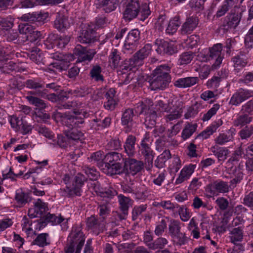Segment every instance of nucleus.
Listing matches in <instances>:
<instances>
[{
	"label": "nucleus",
	"instance_id": "f257e3e1",
	"mask_svg": "<svg viewBox=\"0 0 253 253\" xmlns=\"http://www.w3.org/2000/svg\"><path fill=\"white\" fill-rule=\"evenodd\" d=\"M66 108L74 109L73 115H66L63 119L66 125L69 128L80 127V125L84 123V118L86 117L88 114L85 103L77 101L68 102L66 105Z\"/></svg>",
	"mask_w": 253,
	"mask_h": 253
},
{
	"label": "nucleus",
	"instance_id": "f03ea898",
	"mask_svg": "<svg viewBox=\"0 0 253 253\" xmlns=\"http://www.w3.org/2000/svg\"><path fill=\"white\" fill-rule=\"evenodd\" d=\"M85 237L81 226L74 225L72 227L64 248L65 253H81Z\"/></svg>",
	"mask_w": 253,
	"mask_h": 253
},
{
	"label": "nucleus",
	"instance_id": "7ed1b4c3",
	"mask_svg": "<svg viewBox=\"0 0 253 253\" xmlns=\"http://www.w3.org/2000/svg\"><path fill=\"white\" fill-rule=\"evenodd\" d=\"M169 68L164 65L157 67L154 71V76L156 78L150 82L149 87L151 90L163 89L165 88L170 81L169 75Z\"/></svg>",
	"mask_w": 253,
	"mask_h": 253
},
{
	"label": "nucleus",
	"instance_id": "20e7f679",
	"mask_svg": "<svg viewBox=\"0 0 253 253\" xmlns=\"http://www.w3.org/2000/svg\"><path fill=\"white\" fill-rule=\"evenodd\" d=\"M127 20H130L135 18L140 12L142 17L141 19L144 20L150 14V10L147 4H144L140 8L137 0H127Z\"/></svg>",
	"mask_w": 253,
	"mask_h": 253
},
{
	"label": "nucleus",
	"instance_id": "39448f33",
	"mask_svg": "<svg viewBox=\"0 0 253 253\" xmlns=\"http://www.w3.org/2000/svg\"><path fill=\"white\" fill-rule=\"evenodd\" d=\"M169 228V233L175 244L182 245L187 242L188 239L184 234L180 232V227L177 221L171 222Z\"/></svg>",
	"mask_w": 253,
	"mask_h": 253
},
{
	"label": "nucleus",
	"instance_id": "423d86ee",
	"mask_svg": "<svg viewBox=\"0 0 253 253\" xmlns=\"http://www.w3.org/2000/svg\"><path fill=\"white\" fill-rule=\"evenodd\" d=\"M151 51L152 45L150 43L146 44L134 55L132 59H130L129 64L132 68L142 65V61L149 56Z\"/></svg>",
	"mask_w": 253,
	"mask_h": 253
},
{
	"label": "nucleus",
	"instance_id": "0eeeda50",
	"mask_svg": "<svg viewBox=\"0 0 253 253\" xmlns=\"http://www.w3.org/2000/svg\"><path fill=\"white\" fill-rule=\"evenodd\" d=\"M85 177L82 174L78 173L72 187L66 186L67 192L70 196H80L82 193V187L84 184Z\"/></svg>",
	"mask_w": 253,
	"mask_h": 253
},
{
	"label": "nucleus",
	"instance_id": "6e6552de",
	"mask_svg": "<svg viewBox=\"0 0 253 253\" xmlns=\"http://www.w3.org/2000/svg\"><path fill=\"white\" fill-rule=\"evenodd\" d=\"M74 54L78 56V62H89L93 59L96 51L93 49L87 50L85 47L78 44L75 48Z\"/></svg>",
	"mask_w": 253,
	"mask_h": 253
},
{
	"label": "nucleus",
	"instance_id": "1a4fd4ad",
	"mask_svg": "<svg viewBox=\"0 0 253 253\" xmlns=\"http://www.w3.org/2000/svg\"><path fill=\"white\" fill-rule=\"evenodd\" d=\"M156 106H159L158 108L161 111H164L166 112H170V114L167 116L166 120L167 121H171L174 120L179 118L181 116V109L176 108L173 109L171 111H170L171 108H170V104L169 103V106L164 103V101L162 99H159L157 101Z\"/></svg>",
	"mask_w": 253,
	"mask_h": 253
},
{
	"label": "nucleus",
	"instance_id": "9d476101",
	"mask_svg": "<svg viewBox=\"0 0 253 253\" xmlns=\"http://www.w3.org/2000/svg\"><path fill=\"white\" fill-rule=\"evenodd\" d=\"M96 27L94 24H85L82 28V33L79 37V41L82 43H90L94 41L95 38L94 32Z\"/></svg>",
	"mask_w": 253,
	"mask_h": 253
},
{
	"label": "nucleus",
	"instance_id": "9b49d317",
	"mask_svg": "<svg viewBox=\"0 0 253 253\" xmlns=\"http://www.w3.org/2000/svg\"><path fill=\"white\" fill-rule=\"evenodd\" d=\"M196 168V165L192 164L185 165L178 173L174 182V185L181 184L190 179Z\"/></svg>",
	"mask_w": 253,
	"mask_h": 253
},
{
	"label": "nucleus",
	"instance_id": "f8f14e48",
	"mask_svg": "<svg viewBox=\"0 0 253 253\" xmlns=\"http://www.w3.org/2000/svg\"><path fill=\"white\" fill-rule=\"evenodd\" d=\"M19 30L20 34L25 35L26 41L30 42H35L41 36L40 32L35 30L32 26L27 24L19 25Z\"/></svg>",
	"mask_w": 253,
	"mask_h": 253
},
{
	"label": "nucleus",
	"instance_id": "ddd939ff",
	"mask_svg": "<svg viewBox=\"0 0 253 253\" xmlns=\"http://www.w3.org/2000/svg\"><path fill=\"white\" fill-rule=\"evenodd\" d=\"M148 140L147 138L142 140L141 145V153L145 157V168L147 170H150L153 166L154 155L149 145L146 143Z\"/></svg>",
	"mask_w": 253,
	"mask_h": 253
},
{
	"label": "nucleus",
	"instance_id": "4468645a",
	"mask_svg": "<svg viewBox=\"0 0 253 253\" xmlns=\"http://www.w3.org/2000/svg\"><path fill=\"white\" fill-rule=\"evenodd\" d=\"M209 49L210 50L209 53L211 60H214L213 66L215 68L221 64L224 58L222 53V45L221 43H216Z\"/></svg>",
	"mask_w": 253,
	"mask_h": 253
},
{
	"label": "nucleus",
	"instance_id": "2eb2a0df",
	"mask_svg": "<svg viewBox=\"0 0 253 253\" xmlns=\"http://www.w3.org/2000/svg\"><path fill=\"white\" fill-rule=\"evenodd\" d=\"M86 225L88 228L98 235L103 230L105 227L104 218H98L94 216H91L87 218Z\"/></svg>",
	"mask_w": 253,
	"mask_h": 253
},
{
	"label": "nucleus",
	"instance_id": "dca6fc26",
	"mask_svg": "<svg viewBox=\"0 0 253 253\" xmlns=\"http://www.w3.org/2000/svg\"><path fill=\"white\" fill-rule=\"evenodd\" d=\"M47 205L38 199L34 204V207L28 211V215L30 218L41 216L47 209Z\"/></svg>",
	"mask_w": 253,
	"mask_h": 253
},
{
	"label": "nucleus",
	"instance_id": "f3484780",
	"mask_svg": "<svg viewBox=\"0 0 253 253\" xmlns=\"http://www.w3.org/2000/svg\"><path fill=\"white\" fill-rule=\"evenodd\" d=\"M62 0H24L19 4V8H32L35 6L60 3Z\"/></svg>",
	"mask_w": 253,
	"mask_h": 253
},
{
	"label": "nucleus",
	"instance_id": "a211bd4d",
	"mask_svg": "<svg viewBox=\"0 0 253 253\" xmlns=\"http://www.w3.org/2000/svg\"><path fill=\"white\" fill-rule=\"evenodd\" d=\"M94 190L96 194L101 197L112 198L117 193L113 188L109 187L108 189H103L100 187L99 184L97 182L93 183Z\"/></svg>",
	"mask_w": 253,
	"mask_h": 253
},
{
	"label": "nucleus",
	"instance_id": "6ab92c4d",
	"mask_svg": "<svg viewBox=\"0 0 253 253\" xmlns=\"http://www.w3.org/2000/svg\"><path fill=\"white\" fill-rule=\"evenodd\" d=\"M103 166V171L107 175L120 174L122 171V166L119 163H105Z\"/></svg>",
	"mask_w": 253,
	"mask_h": 253
},
{
	"label": "nucleus",
	"instance_id": "aec40b11",
	"mask_svg": "<svg viewBox=\"0 0 253 253\" xmlns=\"http://www.w3.org/2000/svg\"><path fill=\"white\" fill-rule=\"evenodd\" d=\"M198 19L197 17H191L187 18L182 26L181 32L184 34H190L197 27Z\"/></svg>",
	"mask_w": 253,
	"mask_h": 253
},
{
	"label": "nucleus",
	"instance_id": "412c9836",
	"mask_svg": "<svg viewBox=\"0 0 253 253\" xmlns=\"http://www.w3.org/2000/svg\"><path fill=\"white\" fill-rule=\"evenodd\" d=\"M158 49L161 51L163 50L164 53L169 55H172L177 52V44L172 41L170 42L163 41L159 45Z\"/></svg>",
	"mask_w": 253,
	"mask_h": 253
},
{
	"label": "nucleus",
	"instance_id": "4be33fe9",
	"mask_svg": "<svg viewBox=\"0 0 253 253\" xmlns=\"http://www.w3.org/2000/svg\"><path fill=\"white\" fill-rule=\"evenodd\" d=\"M199 79L197 77H186L178 79L174 82V85L181 88L191 86L198 83Z\"/></svg>",
	"mask_w": 253,
	"mask_h": 253
},
{
	"label": "nucleus",
	"instance_id": "5701e85b",
	"mask_svg": "<svg viewBox=\"0 0 253 253\" xmlns=\"http://www.w3.org/2000/svg\"><path fill=\"white\" fill-rule=\"evenodd\" d=\"M198 125L196 123L187 122L181 132V137L185 140L189 138L196 130Z\"/></svg>",
	"mask_w": 253,
	"mask_h": 253
},
{
	"label": "nucleus",
	"instance_id": "b1692460",
	"mask_svg": "<svg viewBox=\"0 0 253 253\" xmlns=\"http://www.w3.org/2000/svg\"><path fill=\"white\" fill-rule=\"evenodd\" d=\"M70 26V23L67 17L62 14L58 13L54 21V27L57 30L61 31Z\"/></svg>",
	"mask_w": 253,
	"mask_h": 253
},
{
	"label": "nucleus",
	"instance_id": "393cba45",
	"mask_svg": "<svg viewBox=\"0 0 253 253\" xmlns=\"http://www.w3.org/2000/svg\"><path fill=\"white\" fill-rule=\"evenodd\" d=\"M181 166L182 162L179 157L174 155L169 162L168 170L170 174H175Z\"/></svg>",
	"mask_w": 253,
	"mask_h": 253
},
{
	"label": "nucleus",
	"instance_id": "a878e982",
	"mask_svg": "<svg viewBox=\"0 0 253 253\" xmlns=\"http://www.w3.org/2000/svg\"><path fill=\"white\" fill-rule=\"evenodd\" d=\"M153 105V102L150 99H146L144 102L138 103L134 108L135 112L137 114H147L150 107Z\"/></svg>",
	"mask_w": 253,
	"mask_h": 253
},
{
	"label": "nucleus",
	"instance_id": "bb28decb",
	"mask_svg": "<svg viewBox=\"0 0 253 253\" xmlns=\"http://www.w3.org/2000/svg\"><path fill=\"white\" fill-rule=\"evenodd\" d=\"M171 158V154L169 150H165L161 154L158 156L155 161V166L159 168H164L166 162Z\"/></svg>",
	"mask_w": 253,
	"mask_h": 253
},
{
	"label": "nucleus",
	"instance_id": "cd10ccee",
	"mask_svg": "<svg viewBox=\"0 0 253 253\" xmlns=\"http://www.w3.org/2000/svg\"><path fill=\"white\" fill-rule=\"evenodd\" d=\"M118 0H100L99 6L106 12L114 10L118 5Z\"/></svg>",
	"mask_w": 253,
	"mask_h": 253
},
{
	"label": "nucleus",
	"instance_id": "c85d7f7f",
	"mask_svg": "<svg viewBox=\"0 0 253 253\" xmlns=\"http://www.w3.org/2000/svg\"><path fill=\"white\" fill-rule=\"evenodd\" d=\"M180 22L179 16H176L169 21L168 26L166 29V32L169 35L174 34L180 26Z\"/></svg>",
	"mask_w": 253,
	"mask_h": 253
},
{
	"label": "nucleus",
	"instance_id": "c756f323",
	"mask_svg": "<svg viewBox=\"0 0 253 253\" xmlns=\"http://www.w3.org/2000/svg\"><path fill=\"white\" fill-rule=\"evenodd\" d=\"M19 167L21 169L16 173H14L11 168H6L2 171L3 179L10 178L12 180H14L15 176H20L23 175L26 171V168L21 166H19Z\"/></svg>",
	"mask_w": 253,
	"mask_h": 253
},
{
	"label": "nucleus",
	"instance_id": "7c9ffc66",
	"mask_svg": "<svg viewBox=\"0 0 253 253\" xmlns=\"http://www.w3.org/2000/svg\"><path fill=\"white\" fill-rule=\"evenodd\" d=\"M65 134L70 141L81 140L84 138V133L75 128L65 130Z\"/></svg>",
	"mask_w": 253,
	"mask_h": 253
},
{
	"label": "nucleus",
	"instance_id": "2f4dec72",
	"mask_svg": "<svg viewBox=\"0 0 253 253\" xmlns=\"http://www.w3.org/2000/svg\"><path fill=\"white\" fill-rule=\"evenodd\" d=\"M129 165L130 173L134 175L139 172L144 167L143 163L141 161H138L134 159H131L127 161Z\"/></svg>",
	"mask_w": 253,
	"mask_h": 253
},
{
	"label": "nucleus",
	"instance_id": "473e14b6",
	"mask_svg": "<svg viewBox=\"0 0 253 253\" xmlns=\"http://www.w3.org/2000/svg\"><path fill=\"white\" fill-rule=\"evenodd\" d=\"M35 244L40 247H44L50 244V240L47 233H41L38 235L34 240Z\"/></svg>",
	"mask_w": 253,
	"mask_h": 253
},
{
	"label": "nucleus",
	"instance_id": "72a5a7b5",
	"mask_svg": "<svg viewBox=\"0 0 253 253\" xmlns=\"http://www.w3.org/2000/svg\"><path fill=\"white\" fill-rule=\"evenodd\" d=\"M252 121V117L249 114L239 116L234 121V125L240 127L250 124Z\"/></svg>",
	"mask_w": 253,
	"mask_h": 253
},
{
	"label": "nucleus",
	"instance_id": "f704fd0d",
	"mask_svg": "<svg viewBox=\"0 0 253 253\" xmlns=\"http://www.w3.org/2000/svg\"><path fill=\"white\" fill-rule=\"evenodd\" d=\"M240 20V15L234 13L227 16L225 21L228 27L235 28L239 25Z\"/></svg>",
	"mask_w": 253,
	"mask_h": 253
},
{
	"label": "nucleus",
	"instance_id": "c9c22d12",
	"mask_svg": "<svg viewBox=\"0 0 253 253\" xmlns=\"http://www.w3.org/2000/svg\"><path fill=\"white\" fill-rule=\"evenodd\" d=\"M26 98L29 102L31 104L35 106L37 108L36 111L39 109L42 110L46 107V105L44 102L38 97H35L32 95H28L26 97Z\"/></svg>",
	"mask_w": 253,
	"mask_h": 253
},
{
	"label": "nucleus",
	"instance_id": "e433bc0d",
	"mask_svg": "<svg viewBox=\"0 0 253 253\" xmlns=\"http://www.w3.org/2000/svg\"><path fill=\"white\" fill-rule=\"evenodd\" d=\"M15 199L17 203L20 206H22L28 202L29 197L22 189H18L16 191Z\"/></svg>",
	"mask_w": 253,
	"mask_h": 253
},
{
	"label": "nucleus",
	"instance_id": "4c0bfd02",
	"mask_svg": "<svg viewBox=\"0 0 253 253\" xmlns=\"http://www.w3.org/2000/svg\"><path fill=\"white\" fill-rule=\"evenodd\" d=\"M21 226L23 231L25 232L28 236H30L35 233L32 228V220L26 216H24L22 220Z\"/></svg>",
	"mask_w": 253,
	"mask_h": 253
},
{
	"label": "nucleus",
	"instance_id": "58836bf2",
	"mask_svg": "<svg viewBox=\"0 0 253 253\" xmlns=\"http://www.w3.org/2000/svg\"><path fill=\"white\" fill-rule=\"evenodd\" d=\"M243 230L240 227L235 228L231 232L230 239L231 241L234 245H236L237 242H241L243 239Z\"/></svg>",
	"mask_w": 253,
	"mask_h": 253
},
{
	"label": "nucleus",
	"instance_id": "ea45409f",
	"mask_svg": "<svg viewBox=\"0 0 253 253\" xmlns=\"http://www.w3.org/2000/svg\"><path fill=\"white\" fill-rule=\"evenodd\" d=\"M194 57L192 52H184L179 55L178 63L180 65H187L191 62Z\"/></svg>",
	"mask_w": 253,
	"mask_h": 253
},
{
	"label": "nucleus",
	"instance_id": "a19ab883",
	"mask_svg": "<svg viewBox=\"0 0 253 253\" xmlns=\"http://www.w3.org/2000/svg\"><path fill=\"white\" fill-rule=\"evenodd\" d=\"M34 162L35 164L38 165L39 166L36 167L35 169H29V171L23 176V177L25 179H28L31 174L36 172L37 170L41 169L42 167H44L48 164V160H44L42 161L35 160Z\"/></svg>",
	"mask_w": 253,
	"mask_h": 253
},
{
	"label": "nucleus",
	"instance_id": "79ce46f5",
	"mask_svg": "<svg viewBox=\"0 0 253 253\" xmlns=\"http://www.w3.org/2000/svg\"><path fill=\"white\" fill-rule=\"evenodd\" d=\"M220 105L218 104H214L212 107L208 110V111L204 114L202 117V120L203 122H206L210 120L212 117L216 114L217 111L219 109Z\"/></svg>",
	"mask_w": 253,
	"mask_h": 253
},
{
	"label": "nucleus",
	"instance_id": "37998d69",
	"mask_svg": "<svg viewBox=\"0 0 253 253\" xmlns=\"http://www.w3.org/2000/svg\"><path fill=\"white\" fill-rule=\"evenodd\" d=\"M23 120L20 119L15 115L10 116L8 118V122L11 127L15 131H19L20 126L22 125Z\"/></svg>",
	"mask_w": 253,
	"mask_h": 253
},
{
	"label": "nucleus",
	"instance_id": "c03bdc74",
	"mask_svg": "<svg viewBox=\"0 0 253 253\" xmlns=\"http://www.w3.org/2000/svg\"><path fill=\"white\" fill-rule=\"evenodd\" d=\"M140 38V32L138 29H134L132 30L127 34V44H133L137 42Z\"/></svg>",
	"mask_w": 253,
	"mask_h": 253
},
{
	"label": "nucleus",
	"instance_id": "a18cd8bd",
	"mask_svg": "<svg viewBox=\"0 0 253 253\" xmlns=\"http://www.w3.org/2000/svg\"><path fill=\"white\" fill-rule=\"evenodd\" d=\"M120 60V57L117 53V50L114 49L112 51L110 56L109 63L111 68H116L119 63Z\"/></svg>",
	"mask_w": 253,
	"mask_h": 253
},
{
	"label": "nucleus",
	"instance_id": "49530a36",
	"mask_svg": "<svg viewBox=\"0 0 253 253\" xmlns=\"http://www.w3.org/2000/svg\"><path fill=\"white\" fill-rule=\"evenodd\" d=\"M168 243V240L164 238H159L152 244H149V248L152 249H163Z\"/></svg>",
	"mask_w": 253,
	"mask_h": 253
},
{
	"label": "nucleus",
	"instance_id": "de8ad7c7",
	"mask_svg": "<svg viewBox=\"0 0 253 253\" xmlns=\"http://www.w3.org/2000/svg\"><path fill=\"white\" fill-rule=\"evenodd\" d=\"M101 68L99 65H95L93 67L90 71V74L92 79L96 81H103V76L101 74Z\"/></svg>",
	"mask_w": 253,
	"mask_h": 253
},
{
	"label": "nucleus",
	"instance_id": "09e8293b",
	"mask_svg": "<svg viewBox=\"0 0 253 253\" xmlns=\"http://www.w3.org/2000/svg\"><path fill=\"white\" fill-rule=\"evenodd\" d=\"M213 188L218 192L222 193L228 192L229 189L228 183L222 181L214 183Z\"/></svg>",
	"mask_w": 253,
	"mask_h": 253
},
{
	"label": "nucleus",
	"instance_id": "8fccbe9b",
	"mask_svg": "<svg viewBox=\"0 0 253 253\" xmlns=\"http://www.w3.org/2000/svg\"><path fill=\"white\" fill-rule=\"evenodd\" d=\"M45 220L46 222L50 223L51 225H55L61 223L63 219L62 216L60 215L56 216L53 214L48 213L46 215Z\"/></svg>",
	"mask_w": 253,
	"mask_h": 253
},
{
	"label": "nucleus",
	"instance_id": "3c124183",
	"mask_svg": "<svg viewBox=\"0 0 253 253\" xmlns=\"http://www.w3.org/2000/svg\"><path fill=\"white\" fill-rule=\"evenodd\" d=\"M35 130L46 138L52 139L53 137L52 132L42 125L36 126Z\"/></svg>",
	"mask_w": 253,
	"mask_h": 253
},
{
	"label": "nucleus",
	"instance_id": "603ef678",
	"mask_svg": "<svg viewBox=\"0 0 253 253\" xmlns=\"http://www.w3.org/2000/svg\"><path fill=\"white\" fill-rule=\"evenodd\" d=\"M234 66L236 70H240L244 67L247 64V60L244 57L235 56L233 58Z\"/></svg>",
	"mask_w": 253,
	"mask_h": 253
},
{
	"label": "nucleus",
	"instance_id": "864d4df0",
	"mask_svg": "<svg viewBox=\"0 0 253 253\" xmlns=\"http://www.w3.org/2000/svg\"><path fill=\"white\" fill-rule=\"evenodd\" d=\"M13 25V20L11 18H4L0 21V29L8 31Z\"/></svg>",
	"mask_w": 253,
	"mask_h": 253
},
{
	"label": "nucleus",
	"instance_id": "5fc2aeb1",
	"mask_svg": "<svg viewBox=\"0 0 253 253\" xmlns=\"http://www.w3.org/2000/svg\"><path fill=\"white\" fill-rule=\"evenodd\" d=\"M220 81V77H213L207 81L206 85L208 88L217 89L219 86Z\"/></svg>",
	"mask_w": 253,
	"mask_h": 253
},
{
	"label": "nucleus",
	"instance_id": "6e6d98bb",
	"mask_svg": "<svg viewBox=\"0 0 253 253\" xmlns=\"http://www.w3.org/2000/svg\"><path fill=\"white\" fill-rule=\"evenodd\" d=\"M233 174V177L234 178L231 181V184L233 185H236L241 181L243 174L242 171L239 168H235Z\"/></svg>",
	"mask_w": 253,
	"mask_h": 253
},
{
	"label": "nucleus",
	"instance_id": "4d7b16f0",
	"mask_svg": "<svg viewBox=\"0 0 253 253\" xmlns=\"http://www.w3.org/2000/svg\"><path fill=\"white\" fill-rule=\"evenodd\" d=\"M13 224L12 219L8 217H3L0 219V232L10 227Z\"/></svg>",
	"mask_w": 253,
	"mask_h": 253
},
{
	"label": "nucleus",
	"instance_id": "13d9d810",
	"mask_svg": "<svg viewBox=\"0 0 253 253\" xmlns=\"http://www.w3.org/2000/svg\"><path fill=\"white\" fill-rule=\"evenodd\" d=\"M178 213L180 219L183 221H187L190 218L191 215L189 210L184 207H180L178 209Z\"/></svg>",
	"mask_w": 253,
	"mask_h": 253
},
{
	"label": "nucleus",
	"instance_id": "bf43d9fd",
	"mask_svg": "<svg viewBox=\"0 0 253 253\" xmlns=\"http://www.w3.org/2000/svg\"><path fill=\"white\" fill-rule=\"evenodd\" d=\"M209 48L202 50L197 55V59L201 62H207L211 60Z\"/></svg>",
	"mask_w": 253,
	"mask_h": 253
},
{
	"label": "nucleus",
	"instance_id": "052dcab7",
	"mask_svg": "<svg viewBox=\"0 0 253 253\" xmlns=\"http://www.w3.org/2000/svg\"><path fill=\"white\" fill-rule=\"evenodd\" d=\"M253 134V126H246L239 132V135L242 139L250 137Z\"/></svg>",
	"mask_w": 253,
	"mask_h": 253
},
{
	"label": "nucleus",
	"instance_id": "680f3d73",
	"mask_svg": "<svg viewBox=\"0 0 253 253\" xmlns=\"http://www.w3.org/2000/svg\"><path fill=\"white\" fill-rule=\"evenodd\" d=\"M135 138L132 135L127 137V155H132L134 152Z\"/></svg>",
	"mask_w": 253,
	"mask_h": 253
},
{
	"label": "nucleus",
	"instance_id": "e2e57ef3",
	"mask_svg": "<svg viewBox=\"0 0 253 253\" xmlns=\"http://www.w3.org/2000/svg\"><path fill=\"white\" fill-rule=\"evenodd\" d=\"M229 151L225 148H220L215 153V155L217 157L219 161H224L226 159Z\"/></svg>",
	"mask_w": 253,
	"mask_h": 253
},
{
	"label": "nucleus",
	"instance_id": "0e129e2a",
	"mask_svg": "<svg viewBox=\"0 0 253 253\" xmlns=\"http://www.w3.org/2000/svg\"><path fill=\"white\" fill-rule=\"evenodd\" d=\"M245 44L246 46L248 48L253 47V26L245 37Z\"/></svg>",
	"mask_w": 253,
	"mask_h": 253
},
{
	"label": "nucleus",
	"instance_id": "69168bd1",
	"mask_svg": "<svg viewBox=\"0 0 253 253\" xmlns=\"http://www.w3.org/2000/svg\"><path fill=\"white\" fill-rule=\"evenodd\" d=\"M20 129L18 131L20 132L23 134H26L31 132L33 127V126L28 124L25 121H23L22 125L20 126Z\"/></svg>",
	"mask_w": 253,
	"mask_h": 253
},
{
	"label": "nucleus",
	"instance_id": "338daca9",
	"mask_svg": "<svg viewBox=\"0 0 253 253\" xmlns=\"http://www.w3.org/2000/svg\"><path fill=\"white\" fill-rule=\"evenodd\" d=\"M85 172L87 176L91 180H96L99 176V173L93 168H87Z\"/></svg>",
	"mask_w": 253,
	"mask_h": 253
},
{
	"label": "nucleus",
	"instance_id": "774afa93",
	"mask_svg": "<svg viewBox=\"0 0 253 253\" xmlns=\"http://www.w3.org/2000/svg\"><path fill=\"white\" fill-rule=\"evenodd\" d=\"M70 140L65 135H58L57 143L61 147H66L70 143Z\"/></svg>",
	"mask_w": 253,
	"mask_h": 253
}]
</instances>
